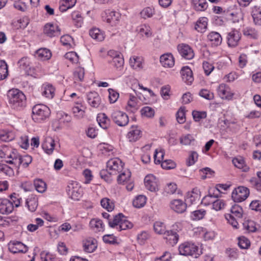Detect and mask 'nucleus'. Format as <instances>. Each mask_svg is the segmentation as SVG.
<instances>
[{
	"label": "nucleus",
	"mask_w": 261,
	"mask_h": 261,
	"mask_svg": "<svg viewBox=\"0 0 261 261\" xmlns=\"http://www.w3.org/2000/svg\"><path fill=\"white\" fill-rule=\"evenodd\" d=\"M7 148H4L3 149H0V158H4L7 160H13L15 158V150L11 149L7 150Z\"/></svg>",
	"instance_id": "46"
},
{
	"label": "nucleus",
	"mask_w": 261,
	"mask_h": 261,
	"mask_svg": "<svg viewBox=\"0 0 261 261\" xmlns=\"http://www.w3.org/2000/svg\"><path fill=\"white\" fill-rule=\"evenodd\" d=\"M225 203L224 201L217 198L214 200L213 205V208L217 211L221 210L225 206Z\"/></svg>",
	"instance_id": "62"
},
{
	"label": "nucleus",
	"mask_w": 261,
	"mask_h": 261,
	"mask_svg": "<svg viewBox=\"0 0 261 261\" xmlns=\"http://www.w3.org/2000/svg\"><path fill=\"white\" fill-rule=\"evenodd\" d=\"M180 74L184 82L187 84H191L193 80V72L188 66L182 67L180 70Z\"/></svg>",
	"instance_id": "23"
},
{
	"label": "nucleus",
	"mask_w": 261,
	"mask_h": 261,
	"mask_svg": "<svg viewBox=\"0 0 261 261\" xmlns=\"http://www.w3.org/2000/svg\"><path fill=\"white\" fill-rule=\"evenodd\" d=\"M90 36L94 39L101 41L105 38V35L98 28H93L89 31Z\"/></svg>",
	"instance_id": "37"
},
{
	"label": "nucleus",
	"mask_w": 261,
	"mask_h": 261,
	"mask_svg": "<svg viewBox=\"0 0 261 261\" xmlns=\"http://www.w3.org/2000/svg\"><path fill=\"white\" fill-rule=\"evenodd\" d=\"M72 19L74 25L77 28L82 27L83 22V18L79 12H73L71 14Z\"/></svg>",
	"instance_id": "49"
},
{
	"label": "nucleus",
	"mask_w": 261,
	"mask_h": 261,
	"mask_svg": "<svg viewBox=\"0 0 261 261\" xmlns=\"http://www.w3.org/2000/svg\"><path fill=\"white\" fill-rule=\"evenodd\" d=\"M207 39L212 45L217 46L221 44L222 38L219 33L216 32H212L207 35Z\"/></svg>",
	"instance_id": "29"
},
{
	"label": "nucleus",
	"mask_w": 261,
	"mask_h": 261,
	"mask_svg": "<svg viewBox=\"0 0 261 261\" xmlns=\"http://www.w3.org/2000/svg\"><path fill=\"white\" fill-rule=\"evenodd\" d=\"M36 56L42 61L49 59L51 57L50 51L45 48H40L36 51Z\"/></svg>",
	"instance_id": "32"
},
{
	"label": "nucleus",
	"mask_w": 261,
	"mask_h": 261,
	"mask_svg": "<svg viewBox=\"0 0 261 261\" xmlns=\"http://www.w3.org/2000/svg\"><path fill=\"white\" fill-rule=\"evenodd\" d=\"M106 15L105 20L111 26L116 25L119 21L120 15L117 12L108 10L106 12Z\"/></svg>",
	"instance_id": "20"
},
{
	"label": "nucleus",
	"mask_w": 261,
	"mask_h": 261,
	"mask_svg": "<svg viewBox=\"0 0 261 261\" xmlns=\"http://www.w3.org/2000/svg\"><path fill=\"white\" fill-rule=\"evenodd\" d=\"M41 261H55V255L47 251H42L40 253Z\"/></svg>",
	"instance_id": "60"
},
{
	"label": "nucleus",
	"mask_w": 261,
	"mask_h": 261,
	"mask_svg": "<svg viewBox=\"0 0 261 261\" xmlns=\"http://www.w3.org/2000/svg\"><path fill=\"white\" fill-rule=\"evenodd\" d=\"M76 0H62L60 2L59 10L61 12H65L73 7L76 4Z\"/></svg>",
	"instance_id": "38"
},
{
	"label": "nucleus",
	"mask_w": 261,
	"mask_h": 261,
	"mask_svg": "<svg viewBox=\"0 0 261 261\" xmlns=\"http://www.w3.org/2000/svg\"><path fill=\"white\" fill-rule=\"evenodd\" d=\"M14 135L12 132L8 130H0V140L4 142H9L13 140Z\"/></svg>",
	"instance_id": "43"
},
{
	"label": "nucleus",
	"mask_w": 261,
	"mask_h": 261,
	"mask_svg": "<svg viewBox=\"0 0 261 261\" xmlns=\"http://www.w3.org/2000/svg\"><path fill=\"white\" fill-rule=\"evenodd\" d=\"M243 34L245 36H248L250 38L256 39L258 37L257 32L253 28L251 27H246L243 30Z\"/></svg>",
	"instance_id": "57"
},
{
	"label": "nucleus",
	"mask_w": 261,
	"mask_h": 261,
	"mask_svg": "<svg viewBox=\"0 0 261 261\" xmlns=\"http://www.w3.org/2000/svg\"><path fill=\"white\" fill-rule=\"evenodd\" d=\"M224 124L227 129L232 133L238 132L240 128V124L234 120H226L224 121Z\"/></svg>",
	"instance_id": "42"
},
{
	"label": "nucleus",
	"mask_w": 261,
	"mask_h": 261,
	"mask_svg": "<svg viewBox=\"0 0 261 261\" xmlns=\"http://www.w3.org/2000/svg\"><path fill=\"white\" fill-rule=\"evenodd\" d=\"M34 185L37 191L39 193H43L46 190V184L41 179L35 180Z\"/></svg>",
	"instance_id": "56"
},
{
	"label": "nucleus",
	"mask_w": 261,
	"mask_h": 261,
	"mask_svg": "<svg viewBox=\"0 0 261 261\" xmlns=\"http://www.w3.org/2000/svg\"><path fill=\"white\" fill-rule=\"evenodd\" d=\"M0 172L9 176H11L14 175L13 169L5 164H0Z\"/></svg>",
	"instance_id": "63"
},
{
	"label": "nucleus",
	"mask_w": 261,
	"mask_h": 261,
	"mask_svg": "<svg viewBox=\"0 0 261 261\" xmlns=\"http://www.w3.org/2000/svg\"><path fill=\"white\" fill-rule=\"evenodd\" d=\"M50 111L48 107L44 105H36L32 108V117L33 120L38 123H40L48 118Z\"/></svg>",
	"instance_id": "3"
},
{
	"label": "nucleus",
	"mask_w": 261,
	"mask_h": 261,
	"mask_svg": "<svg viewBox=\"0 0 261 261\" xmlns=\"http://www.w3.org/2000/svg\"><path fill=\"white\" fill-rule=\"evenodd\" d=\"M72 113L76 118H82L85 115V108L81 102H76V106L72 108Z\"/></svg>",
	"instance_id": "33"
},
{
	"label": "nucleus",
	"mask_w": 261,
	"mask_h": 261,
	"mask_svg": "<svg viewBox=\"0 0 261 261\" xmlns=\"http://www.w3.org/2000/svg\"><path fill=\"white\" fill-rule=\"evenodd\" d=\"M14 208L12 202L7 199H0V213L2 214H9Z\"/></svg>",
	"instance_id": "22"
},
{
	"label": "nucleus",
	"mask_w": 261,
	"mask_h": 261,
	"mask_svg": "<svg viewBox=\"0 0 261 261\" xmlns=\"http://www.w3.org/2000/svg\"><path fill=\"white\" fill-rule=\"evenodd\" d=\"M42 95L48 98H52L55 95V88L51 85H44L43 87Z\"/></svg>",
	"instance_id": "44"
},
{
	"label": "nucleus",
	"mask_w": 261,
	"mask_h": 261,
	"mask_svg": "<svg viewBox=\"0 0 261 261\" xmlns=\"http://www.w3.org/2000/svg\"><path fill=\"white\" fill-rule=\"evenodd\" d=\"M97 241L92 238H90L84 241L83 247L85 252H93L97 248Z\"/></svg>",
	"instance_id": "26"
},
{
	"label": "nucleus",
	"mask_w": 261,
	"mask_h": 261,
	"mask_svg": "<svg viewBox=\"0 0 261 261\" xmlns=\"http://www.w3.org/2000/svg\"><path fill=\"white\" fill-rule=\"evenodd\" d=\"M131 176V172L127 169L120 172L117 177V181L119 184H123L128 181Z\"/></svg>",
	"instance_id": "41"
},
{
	"label": "nucleus",
	"mask_w": 261,
	"mask_h": 261,
	"mask_svg": "<svg viewBox=\"0 0 261 261\" xmlns=\"http://www.w3.org/2000/svg\"><path fill=\"white\" fill-rule=\"evenodd\" d=\"M8 103L13 109L20 110L25 106L26 98L22 91L18 89H12L7 92Z\"/></svg>",
	"instance_id": "1"
},
{
	"label": "nucleus",
	"mask_w": 261,
	"mask_h": 261,
	"mask_svg": "<svg viewBox=\"0 0 261 261\" xmlns=\"http://www.w3.org/2000/svg\"><path fill=\"white\" fill-rule=\"evenodd\" d=\"M179 140L180 143L184 145H190L195 141V139L190 134L182 135Z\"/></svg>",
	"instance_id": "55"
},
{
	"label": "nucleus",
	"mask_w": 261,
	"mask_h": 261,
	"mask_svg": "<svg viewBox=\"0 0 261 261\" xmlns=\"http://www.w3.org/2000/svg\"><path fill=\"white\" fill-rule=\"evenodd\" d=\"M153 229L156 233L160 234H164L167 231L165 225L160 221H156L154 223Z\"/></svg>",
	"instance_id": "53"
},
{
	"label": "nucleus",
	"mask_w": 261,
	"mask_h": 261,
	"mask_svg": "<svg viewBox=\"0 0 261 261\" xmlns=\"http://www.w3.org/2000/svg\"><path fill=\"white\" fill-rule=\"evenodd\" d=\"M200 198V191L197 188L193 189L191 192L187 193L186 201L187 203L191 204L195 203L197 201H199Z\"/></svg>",
	"instance_id": "24"
},
{
	"label": "nucleus",
	"mask_w": 261,
	"mask_h": 261,
	"mask_svg": "<svg viewBox=\"0 0 261 261\" xmlns=\"http://www.w3.org/2000/svg\"><path fill=\"white\" fill-rule=\"evenodd\" d=\"M194 9L196 11H204L207 8L206 0H192Z\"/></svg>",
	"instance_id": "47"
},
{
	"label": "nucleus",
	"mask_w": 261,
	"mask_h": 261,
	"mask_svg": "<svg viewBox=\"0 0 261 261\" xmlns=\"http://www.w3.org/2000/svg\"><path fill=\"white\" fill-rule=\"evenodd\" d=\"M101 205L109 212L112 211L115 207L114 202L107 198H102L100 201Z\"/></svg>",
	"instance_id": "51"
},
{
	"label": "nucleus",
	"mask_w": 261,
	"mask_h": 261,
	"mask_svg": "<svg viewBox=\"0 0 261 261\" xmlns=\"http://www.w3.org/2000/svg\"><path fill=\"white\" fill-rule=\"evenodd\" d=\"M141 114L148 118H152L154 115V110L150 107H145L141 110Z\"/></svg>",
	"instance_id": "61"
},
{
	"label": "nucleus",
	"mask_w": 261,
	"mask_h": 261,
	"mask_svg": "<svg viewBox=\"0 0 261 261\" xmlns=\"http://www.w3.org/2000/svg\"><path fill=\"white\" fill-rule=\"evenodd\" d=\"M108 56L112 58L109 62L117 69L121 70L124 65V59L121 53L114 50H110L108 52Z\"/></svg>",
	"instance_id": "8"
},
{
	"label": "nucleus",
	"mask_w": 261,
	"mask_h": 261,
	"mask_svg": "<svg viewBox=\"0 0 261 261\" xmlns=\"http://www.w3.org/2000/svg\"><path fill=\"white\" fill-rule=\"evenodd\" d=\"M137 98L135 96L129 95V99L126 106V111L130 112H134L137 110Z\"/></svg>",
	"instance_id": "36"
},
{
	"label": "nucleus",
	"mask_w": 261,
	"mask_h": 261,
	"mask_svg": "<svg viewBox=\"0 0 261 261\" xmlns=\"http://www.w3.org/2000/svg\"><path fill=\"white\" fill-rule=\"evenodd\" d=\"M243 228L247 232H254L257 230L255 222L251 220H245L243 223Z\"/></svg>",
	"instance_id": "40"
},
{
	"label": "nucleus",
	"mask_w": 261,
	"mask_h": 261,
	"mask_svg": "<svg viewBox=\"0 0 261 261\" xmlns=\"http://www.w3.org/2000/svg\"><path fill=\"white\" fill-rule=\"evenodd\" d=\"M129 65L134 69L140 70L143 67V59L141 57H131L129 59Z\"/></svg>",
	"instance_id": "27"
},
{
	"label": "nucleus",
	"mask_w": 261,
	"mask_h": 261,
	"mask_svg": "<svg viewBox=\"0 0 261 261\" xmlns=\"http://www.w3.org/2000/svg\"><path fill=\"white\" fill-rule=\"evenodd\" d=\"M109 225L111 228H116L118 231L130 229L133 227V224L121 213L114 216L113 220H110Z\"/></svg>",
	"instance_id": "2"
},
{
	"label": "nucleus",
	"mask_w": 261,
	"mask_h": 261,
	"mask_svg": "<svg viewBox=\"0 0 261 261\" xmlns=\"http://www.w3.org/2000/svg\"><path fill=\"white\" fill-rule=\"evenodd\" d=\"M233 165L239 169H242L244 172H247L249 168L246 165L244 159L242 156H238L232 160Z\"/></svg>",
	"instance_id": "35"
},
{
	"label": "nucleus",
	"mask_w": 261,
	"mask_h": 261,
	"mask_svg": "<svg viewBox=\"0 0 261 261\" xmlns=\"http://www.w3.org/2000/svg\"><path fill=\"white\" fill-rule=\"evenodd\" d=\"M146 202V198L143 195L136 197L133 202V205L137 208H141L144 206Z\"/></svg>",
	"instance_id": "54"
},
{
	"label": "nucleus",
	"mask_w": 261,
	"mask_h": 261,
	"mask_svg": "<svg viewBox=\"0 0 261 261\" xmlns=\"http://www.w3.org/2000/svg\"><path fill=\"white\" fill-rule=\"evenodd\" d=\"M9 249L13 253H25L28 251V247L21 242L16 241L9 244Z\"/></svg>",
	"instance_id": "17"
},
{
	"label": "nucleus",
	"mask_w": 261,
	"mask_h": 261,
	"mask_svg": "<svg viewBox=\"0 0 261 261\" xmlns=\"http://www.w3.org/2000/svg\"><path fill=\"white\" fill-rule=\"evenodd\" d=\"M8 75V65L5 61H0V81L5 79Z\"/></svg>",
	"instance_id": "50"
},
{
	"label": "nucleus",
	"mask_w": 261,
	"mask_h": 261,
	"mask_svg": "<svg viewBox=\"0 0 261 261\" xmlns=\"http://www.w3.org/2000/svg\"><path fill=\"white\" fill-rule=\"evenodd\" d=\"M123 167V164L119 159H112L107 162V170L110 174L115 175L121 172Z\"/></svg>",
	"instance_id": "9"
},
{
	"label": "nucleus",
	"mask_w": 261,
	"mask_h": 261,
	"mask_svg": "<svg viewBox=\"0 0 261 261\" xmlns=\"http://www.w3.org/2000/svg\"><path fill=\"white\" fill-rule=\"evenodd\" d=\"M43 32L47 36L53 37L60 36L61 30L57 24L47 23L44 27Z\"/></svg>",
	"instance_id": "14"
},
{
	"label": "nucleus",
	"mask_w": 261,
	"mask_h": 261,
	"mask_svg": "<svg viewBox=\"0 0 261 261\" xmlns=\"http://www.w3.org/2000/svg\"><path fill=\"white\" fill-rule=\"evenodd\" d=\"M170 206L175 212L182 213L187 208V203L180 199H174L170 202Z\"/></svg>",
	"instance_id": "18"
},
{
	"label": "nucleus",
	"mask_w": 261,
	"mask_h": 261,
	"mask_svg": "<svg viewBox=\"0 0 261 261\" xmlns=\"http://www.w3.org/2000/svg\"><path fill=\"white\" fill-rule=\"evenodd\" d=\"M97 121L100 126L103 129H107L110 125V120L105 113L99 114Z\"/></svg>",
	"instance_id": "31"
},
{
	"label": "nucleus",
	"mask_w": 261,
	"mask_h": 261,
	"mask_svg": "<svg viewBox=\"0 0 261 261\" xmlns=\"http://www.w3.org/2000/svg\"><path fill=\"white\" fill-rule=\"evenodd\" d=\"M230 212V215L235 216L237 218H241L242 217L243 211L240 205L235 204L231 207Z\"/></svg>",
	"instance_id": "52"
},
{
	"label": "nucleus",
	"mask_w": 261,
	"mask_h": 261,
	"mask_svg": "<svg viewBox=\"0 0 261 261\" xmlns=\"http://www.w3.org/2000/svg\"><path fill=\"white\" fill-rule=\"evenodd\" d=\"M55 140L50 137H46L43 144L42 148L48 154H51L55 149Z\"/></svg>",
	"instance_id": "25"
},
{
	"label": "nucleus",
	"mask_w": 261,
	"mask_h": 261,
	"mask_svg": "<svg viewBox=\"0 0 261 261\" xmlns=\"http://www.w3.org/2000/svg\"><path fill=\"white\" fill-rule=\"evenodd\" d=\"M164 150L162 149L159 150L156 149L154 154V163L155 164H160L162 162L164 156Z\"/></svg>",
	"instance_id": "59"
},
{
	"label": "nucleus",
	"mask_w": 261,
	"mask_h": 261,
	"mask_svg": "<svg viewBox=\"0 0 261 261\" xmlns=\"http://www.w3.org/2000/svg\"><path fill=\"white\" fill-rule=\"evenodd\" d=\"M88 103L93 108H97L101 103V98L98 93L95 91L90 92L87 95Z\"/></svg>",
	"instance_id": "19"
},
{
	"label": "nucleus",
	"mask_w": 261,
	"mask_h": 261,
	"mask_svg": "<svg viewBox=\"0 0 261 261\" xmlns=\"http://www.w3.org/2000/svg\"><path fill=\"white\" fill-rule=\"evenodd\" d=\"M180 55L185 59L191 60L194 57L192 48L188 45L181 44L177 47Z\"/></svg>",
	"instance_id": "15"
},
{
	"label": "nucleus",
	"mask_w": 261,
	"mask_h": 261,
	"mask_svg": "<svg viewBox=\"0 0 261 261\" xmlns=\"http://www.w3.org/2000/svg\"><path fill=\"white\" fill-rule=\"evenodd\" d=\"M85 75V70L83 68L78 67L76 68L73 72V79L75 82H82Z\"/></svg>",
	"instance_id": "45"
},
{
	"label": "nucleus",
	"mask_w": 261,
	"mask_h": 261,
	"mask_svg": "<svg viewBox=\"0 0 261 261\" xmlns=\"http://www.w3.org/2000/svg\"><path fill=\"white\" fill-rule=\"evenodd\" d=\"M90 226L95 232L102 231L104 230L103 222L98 219H92L90 222Z\"/></svg>",
	"instance_id": "34"
},
{
	"label": "nucleus",
	"mask_w": 261,
	"mask_h": 261,
	"mask_svg": "<svg viewBox=\"0 0 261 261\" xmlns=\"http://www.w3.org/2000/svg\"><path fill=\"white\" fill-rule=\"evenodd\" d=\"M159 181L158 179L152 174H149L144 178V184L145 187L151 192H155L159 190Z\"/></svg>",
	"instance_id": "11"
},
{
	"label": "nucleus",
	"mask_w": 261,
	"mask_h": 261,
	"mask_svg": "<svg viewBox=\"0 0 261 261\" xmlns=\"http://www.w3.org/2000/svg\"><path fill=\"white\" fill-rule=\"evenodd\" d=\"M166 236V239L168 242V243L171 245L172 246H173L177 244V243L178 241L179 240V234L175 233V232L172 233L170 230L166 231V232L165 234H164Z\"/></svg>",
	"instance_id": "39"
},
{
	"label": "nucleus",
	"mask_w": 261,
	"mask_h": 261,
	"mask_svg": "<svg viewBox=\"0 0 261 261\" xmlns=\"http://www.w3.org/2000/svg\"><path fill=\"white\" fill-rule=\"evenodd\" d=\"M179 254L184 256H194L197 257L199 255V249L195 244L191 242H184L178 247Z\"/></svg>",
	"instance_id": "4"
},
{
	"label": "nucleus",
	"mask_w": 261,
	"mask_h": 261,
	"mask_svg": "<svg viewBox=\"0 0 261 261\" xmlns=\"http://www.w3.org/2000/svg\"><path fill=\"white\" fill-rule=\"evenodd\" d=\"M66 190L68 195L73 200H79L83 194V189L79 184L75 181L70 182Z\"/></svg>",
	"instance_id": "5"
},
{
	"label": "nucleus",
	"mask_w": 261,
	"mask_h": 261,
	"mask_svg": "<svg viewBox=\"0 0 261 261\" xmlns=\"http://www.w3.org/2000/svg\"><path fill=\"white\" fill-rule=\"evenodd\" d=\"M252 16L254 23L257 25H261V11L255 8L252 11Z\"/></svg>",
	"instance_id": "64"
},
{
	"label": "nucleus",
	"mask_w": 261,
	"mask_h": 261,
	"mask_svg": "<svg viewBox=\"0 0 261 261\" xmlns=\"http://www.w3.org/2000/svg\"><path fill=\"white\" fill-rule=\"evenodd\" d=\"M240 39V33L237 30H232L227 34V44L229 46L235 47L238 45Z\"/></svg>",
	"instance_id": "16"
},
{
	"label": "nucleus",
	"mask_w": 261,
	"mask_h": 261,
	"mask_svg": "<svg viewBox=\"0 0 261 261\" xmlns=\"http://www.w3.org/2000/svg\"><path fill=\"white\" fill-rule=\"evenodd\" d=\"M25 204L29 211L32 212H35L38 205V199L35 197L28 198L26 200Z\"/></svg>",
	"instance_id": "48"
},
{
	"label": "nucleus",
	"mask_w": 261,
	"mask_h": 261,
	"mask_svg": "<svg viewBox=\"0 0 261 261\" xmlns=\"http://www.w3.org/2000/svg\"><path fill=\"white\" fill-rule=\"evenodd\" d=\"M160 62L165 68H171L174 65V58L171 53H166L160 57Z\"/></svg>",
	"instance_id": "21"
},
{
	"label": "nucleus",
	"mask_w": 261,
	"mask_h": 261,
	"mask_svg": "<svg viewBox=\"0 0 261 261\" xmlns=\"http://www.w3.org/2000/svg\"><path fill=\"white\" fill-rule=\"evenodd\" d=\"M18 65L20 70H23L28 74L33 73L32 62L28 57H23L18 61Z\"/></svg>",
	"instance_id": "13"
},
{
	"label": "nucleus",
	"mask_w": 261,
	"mask_h": 261,
	"mask_svg": "<svg viewBox=\"0 0 261 261\" xmlns=\"http://www.w3.org/2000/svg\"><path fill=\"white\" fill-rule=\"evenodd\" d=\"M141 132L137 126H132L127 134V138L130 142H135L140 137Z\"/></svg>",
	"instance_id": "28"
},
{
	"label": "nucleus",
	"mask_w": 261,
	"mask_h": 261,
	"mask_svg": "<svg viewBox=\"0 0 261 261\" xmlns=\"http://www.w3.org/2000/svg\"><path fill=\"white\" fill-rule=\"evenodd\" d=\"M111 118L117 125L120 126L126 125L129 121L128 116L125 113L119 111L113 112Z\"/></svg>",
	"instance_id": "10"
},
{
	"label": "nucleus",
	"mask_w": 261,
	"mask_h": 261,
	"mask_svg": "<svg viewBox=\"0 0 261 261\" xmlns=\"http://www.w3.org/2000/svg\"><path fill=\"white\" fill-rule=\"evenodd\" d=\"M207 20L206 17H200L196 22L195 29L201 33L205 32L207 29Z\"/></svg>",
	"instance_id": "30"
},
{
	"label": "nucleus",
	"mask_w": 261,
	"mask_h": 261,
	"mask_svg": "<svg viewBox=\"0 0 261 261\" xmlns=\"http://www.w3.org/2000/svg\"><path fill=\"white\" fill-rule=\"evenodd\" d=\"M249 194L250 191L248 188L244 186H239L233 190L231 197L234 202H240L246 200Z\"/></svg>",
	"instance_id": "7"
},
{
	"label": "nucleus",
	"mask_w": 261,
	"mask_h": 261,
	"mask_svg": "<svg viewBox=\"0 0 261 261\" xmlns=\"http://www.w3.org/2000/svg\"><path fill=\"white\" fill-rule=\"evenodd\" d=\"M32 158L29 155H24L21 156L17 153V152L15 151V158L13 160H7L6 162L10 164H14L17 167L22 165L24 168H27L29 164L31 163Z\"/></svg>",
	"instance_id": "6"
},
{
	"label": "nucleus",
	"mask_w": 261,
	"mask_h": 261,
	"mask_svg": "<svg viewBox=\"0 0 261 261\" xmlns=\"http://www.w3.org/2000/svg\"><path fill=\"white\" fill-rule=\"evenodd\" d=\"M206 211L204 210H196L192 212L191 217L193 220L202 219L205 215Z\"/></svg>",
	"instance_id": "58"
},
{
	"label": "nucleus",
	"mask_w": 261,
	"mask_h": 261,
	"mask_svg": "<svg viewBox=\"0 0 261 261\" xmlns=\"http://www.w3.org/2000/svg\"><path fill=\"white\" fill-rule=\"evenodd\" d=\"M217 92L219 96L224 99L231 100L234 95L230 87L224 84H221L218 86Z\"/></svg>",
	"instance_id": "12"
}]
</instances>
